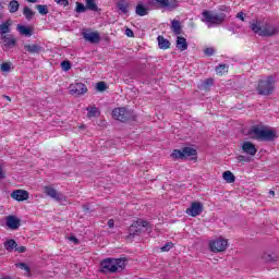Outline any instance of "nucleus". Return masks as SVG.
<instances>
[{"label": "nucleus", "mask_w": 279, "mask_h": 279, "mask_svg": "<svg viewBox=\"0 0 279 279\" xmlns=\"http://www.w3.org/2000/svg\"><path fill=\"white\" fill-rule=\"evenodd\" d=\"M17 267H20V269H24V271H27V274H29V266H27V264L20 263Z\"/></svg>", "instance_id": "nucleus-45"}, {"label": "nucleus", "mask_w": 279, "mask_h": 279, "mask_svg": "<svg viewBox=\"0 0 279 279\" xmlns=\"http://www.w3.org/2000/svg\"><path fill=\"white\" fill-rule=\"evenodd\" d=\"M19 8H21V4L16 0H12L9 2V12L10 14H14L19 12Z\"/></svg>", "instance_id": "nucleus-28"}, {"label": "nucleus", "mask_w": 279, "mask_h": 279, "mask_svg": "<svg viewBox=\"0 0 279 279\" xmlns=\"http://www.w3.org/2000/svg\"><path fill=\"white\" fill-rule=\"evenodd\" d=\"M86 110H87L88 119H93L95 117H99V114H100L99 109L97 107H95V106H93V107L89 106V107L86 108Z\"/></svg>", "instance_id": "nucleus-27"}, {"label": "nucleus", "mask_w": 279, "mask_h": 279, "mask_svg": "<svg viewBox=\"0 0 279 279\" xmlns=\"http://www.w3.org/2000/svg\"><path fill=\"white\" fill-rule=\"evenodd\" d=\"M15 252H17L19 254H25V252H27V247H25V246H16L15 247Z\"/></svg>", "instance_id": "nucleus-44"}, {"label": "nucleus", "mask_w": 279, "mask_h": 279, "mask_svg": "<svg viewBox=\"0 0 279 279\" xmlns=\"http://www.w3.org/2000/svg\"><path fill=\"white\" fill-rule=\"evenodd\" d=\"M191 156H197V150L191 147H184L182 149H174L171 153V158L173 160H186V158H191Z\"/></svg>", "instance_id": "nucleus-7"}, {"label": "nucleus", "mask_w": 279, "mask_h": 279, "mask_svg": "<svg viewBox=\"0 0 279 279\" xmlns=\"http://www.w3.org/2000/svg\"><path fill=\"white\" fill-rule=\"evenodd\" d=\"M159 49H169L171 47V43L165 38L163 36H158L157 37Z\"/></svg>", "instance_id": "nucleus-24"}, {"label": "nucleus", "mask_w": 279, "mask_h": 279, "mask_svg": "<svg viewBox=\"0 0 279 279\" xmlns=\"http://www.w3.org/2000/svg\"><path fill=\"white\" fill-rule=\"evenodd\" d=\"M259 260L265 265H271L274 263H278V254L274 251H264L259 255Z\"/></svg>", "instance_id": "nucleus-10"}, {"label": "nucleus", "mask_w": 279, "mask_h": 279, "mask_svg": "<svg viewBox=\"0 0 279 279\" xmlns=\"http://www.w3.org/2000/svg\"><path fill=\"white\" fill-rule=\"evenodd\" d=\"M24 50L31 56H38L41 51H45V48L38 44H26Z\"/></svg>", "instance_id": "nucleus-15"}, {"label": "nucleus", "mask_w": 279, "mask_h": 279, "mask_svg": "<svg viewBox=\"0 0 279 279\" xmlns=\"http://www.w3.org/2000/svg\"><path fill=\"white\" fill-rule=\"evenodd\" d=\"M250 28L254 34H258V36L264 37H271L276 36L278 34V28L276 26H271L269 24H265L264 26H260V22L253 21L250 23Z\"/></svg>", "instance_id": "nucleus-2"}, {"label": "nucleus", "mask_w": 279, "mask_h": 279, "mask_svg": "<svg viewBox=\"0 0 279 279\" xmlns=\"http://www.w3.org/2000/svg\"><path fill=\"white\" fill-rule=\"evenodd\" d=\"M269 195H272V197H274V195H276V192L272 191V190H270V191H269Z\"/></svg>", "instance_id": "nucleus-53"}, {"label": "nucleus", "mask_w": 279, "mask_h": 279, "mask_svg": "<svg viewBox=\"0 0 279 279\" xmlns=\"http://www.w3.org/2000/svg\"><path fill=\"white\" fill-rule=\"evenodd\" d=\"M177 49H179V51H186V49H189V43H186V38L182 36L177 37Z\"/></svg>", "instance_id": "nucleus-22"}, {"label": "nucleus", "mask_w": 279, "mask_h": 279, "mask_svg": "<svg viewBox=\"0 0 279 279\" xmlns=\"http://www.w3.org/2000/svg\"><path fill=\"white\" fill-rule=\"evenodd\" d=\"M161 5V8H168V10H175L178 8V0H155Z\"/></svg>", "instance_id": "nucleus-20"}, {"label": "nucleus", "mask_w": 279, "mask_h": 279, "mask_svg": "<svg viewBox=\"0 0 279 279\" xmlns=\"http://www.w3.org/2000/svg\"><path fill=\"white\" fill-rule=\"evenodd\" d=\"M0 10H3V3L0 2Z\"/></svg>", "instance_id": "nucleus-55"}, {"label": "nucleus", "mask_w": 279, "mask_h": 279, "mask_svg": "<svg viewBox=\"0 0 279 279\" xmlns=\"http://www.w3.org/2000/svg\"><path fill=\"white\" fill-rule=\"evenodd\" d=\"M205 56H207L208 58H210V56L215 54V48H206L204 50Z\"/></svg>", "instance_id": "nucleus-42"}, {"label": "nucleus", "mask_w": 279, "mask_h": 279, "mask_svg": "<svg viewBox=\"0 0 279 279\" xmlns=\"http://www.w3.org/2000/svg\"><path fill=\"white\" fill-rule=\"evenodd\" d=\"M171 29L177 36H180L182 34V25L180 24V21L172 20L171 21Z\"/></svg>", "instance_id": "nucleus-25"}, {"label": "nucleus", "mask_w": 279, "mask_h": 279, "mask_svg": "<svg viewBox=\"0 0 279 279\" xmlns=\"http://www.w3.org/2000/svg\"><path fill=\"white\" fill-rule=\"evenodd\" d=\"M83 38L87 43H92V45H97V43H99V40H101V37L99 36V33H97V32L83 33Z\"/></svg>", "instance_id": "nucleus-17"}, {"label": "nucleus", "mask_w": 279, "mask_h": 279, "mask_svg": "<svg viewBox=\"0 0 279 279\" xmlns=\"http://www.w3.org/2000/svg\"><path fill=\"white\" fill-rule=\"evenodd\" d=\"M236 19H240V21H245L244 13L243 12H239L236 14Z\"/></svg>", "instance_id": "nucleus-48"}, {"label": "nucleus", "mask_w": 279, "mask_h": 279, "mask_svg": "<svg viewBox=\"0 0 279 279\" xmlns=\"http://www.w3.org/2000/svg\"><path fill=\"white\" fill-rule=\"evenodd\" d=\"M186 215H190V217H199L202 213H204V204L199 202H193L185 210Z\"/></svg>", "instance_id": "nucleus-11"}, {"label": "nucleus", "mask_w": 279, "mask_h": 279, "mask_svg": "<svg viewBox=\"0 0 279 279\" xmlns=\"http://www.w3.org/2000/svg\"><path fill=\"white\" fill-rule=\"evenodd\" d=\"M213 84H215V80L207 78L199 84L198 88L199 90H210V86H213Z\"/></svg>", "instance_id": "nucleus-26"}, {"label": "nucleus", "mask_w": 279, "mask_h": 279, "mask_svg": "<svg viewBox=\"0 0 279 279\" xmlns=\"http://www.w3.org/2000/svg\"><path fill=\"white\" fill-rule=\"evenodd\" d=\"M17 32L22 35V36H32V28L27 27V26H23L21 24L17 25L16 27Z\"/></svg>", "instance_id": "nucleus-29"}, {"label": "nucleus", "mask_w": 279, "mask_h": 279, "mask_svg": "<svg viewBox=\"0 0 279 279\" xmlns=\"http://www.w3.org/2000/svg\"><path fill=\"white\" fill-rule=\"evenodd\" d=\"M86 10H88V9L86 8V5H84V3L76 2L75 12L77 14H82V13L86 12Z\"/></svg>", "instance_id": "nucleus-37"}, {"label": "nucleus", "mask_w": 279, "mask_h": 279, "mask_svg": "<svg viewBox=\"0 0 279 279\" xmlns=\"http://www.w3.org/2000/svg\"><path fill=\"white\" fill-rule=\"evenodd\" d=\"M242 151L244 154H247V156H256V145H254L252 142H244L242 144Z\"/></svg>", "instance_id": "nucleus-19"}, {"label": "nucleus", "mask_w": 279, "mask_h": 279, "mask_svg": "<svg viewBox=\"0 0 279 279\" xmlns=\"http://www.w3.org/2000/svg\"><path fill=\"white\" fill-rule=\"evenodd\" d=\"M222 178L223 180H226V182H228V184H232V182L236 180V178L231 171H225Z\"/></svg>", "instance_id": "nucleus-34"}, {"label": "nucleus", "mask_w": 279, "mask_h": 279, "mask_svg": "<svg viewBox=\"0 0 279 279\" xmlns=\"http://www.w3.org/2000/svg\"><path fill=\"white\" fill-rule=\"evenodd\" d=\"M11 197L16 202H25L29 199V192L25 190H15L12 192Z\"/></svg>", "instance_id": "nucleus-16"}, {"label": "nucleus", "mask_w": 279, "mask_h": 279, "mask_svg": "<svg viewBox=\"0 0 279 279\" xmlns=\"http://www.w3.org/2000/svg\"><path fill=\"white\" fill-rule=\"evenodd\" d=\"M44 193L51 197V199H56V202H64V196L52 186H44Z\"/></svg>", "instance_id": "nucleus-13"}, {"label": "nucleus", "mask_w": 279, "mask_h": 279, "mask_svg": "<svg viewBox=\"0 0 279 279\" xmlns=\"http://www.w3.org/2000/svg\"><path fill=\"white\" fill-rule=\"evenodd\" d=\"M69 241H73V243H75V245H77V243H80V240H77V238H75V236H70Z\"/></svg>", "instance_id": "nucleus-49"}, {"label": "nucleus", "mask_w": 279, "mask_h": 279, "mask_svg": "<svg viewBox=\"0 0 279 279\" xmlns=\"http://www.w3.org/2000/svg\"><path fill=\"white\" fill-rule=\"evenodd\" d=\"M109 228H114V220L110 219L108 220V223Z\"/></svg>", "instance_id": "nucleus-50"}, {"label": "nucleus", "mask_w": 279, "mask_h": 279, "mask_svg": "<svg viewBox=\"0 0 279 279\" xmlns=\"http://www.w3.org/2000/svg\"><path fill=\"white\" fill-rule=\"evenodd\" d=\"M125 35H126L129 38H134V31H133V29H130V28H126V29H125Z\"/></svg>", "instance_id": "nucleus-47"}, {"label": "nucleus", "mask_w": 279, "mask_h": 279, "mask_svg": "<svg viewBox=\"0 0 279 279\" xmlns=\"http://www.w3.org/2000/svg\"><path fill=\"white\" fill-rule=\"evenodd\" d=\"M143 229H145L146 232H151V225L147 222V220L143 219H137L133 221V223L129 228L128 239H134V236H140V234H143Z\"/></svg>", "instance_id": "nucleus-4"}, {"label": "nucleus", "mask_w": 279, "mask_h": 279, "mask_svg": "<svg viewBox=\"0 0 279 279\" xmlns=\"http://www.w3.org/2000/svg\"><path fill=\"white\" fill-rule=\"evenodd\" d=\"M61 69L62 71H71V61L65 60L61 62Z\"/></svg>", "instance_id": "nucleus-39"}, {"label": "nucleus", "mask_w": 279, "mask_h": 279, "mask_svg": "<svg viewBox=\"0 0 279 279\" xmlns=\"http://www.w3.org/2000/svg\"><path fill=\"white\" fill-rule=\"evenodd\" d=\"M236 160H238V162H250V158H247V157H245L243 155H239L236 157Z\"/></svg>", "instance_id": "nucleus-43"}, {"label": "nucleus", "mask_w": 279, "mask_h": 279, "mask_svg": "<svg viewBox=\"0 0 279 279\" xmlns=\"http://www.w3.org/2000/svg\"><path fill=\"white\" fill-rule=\"evenodd\" d=\"M54 2L59 5H64L65 8L69 5V0H54Z\"/></svg>", "instance_id": "nucleus-46"}, {"label": "nucleus", "mask_w": 279, "mask_h": 279, "mask_svg": "<svg viewBox=\"0 0 279 279\" xmlns=\"http://www.w3.org/2000/svg\"><path fill=\"white\" fill-rule=\"evenodd\" d=\"M78 128H80V130H84V128H86V125L83 124V125H80Z\"/></svg>", "instance_id": "nucleus-54"}, {"label": "nucleus", "mask_w": 279, "mask_h": 279, "mask_svg": "<svg viewBox=\"0 0 279 279\" xmlns=\"http://www.w3.org/2000/svg\"><path fill=\"white\" fill-rule=\"evenodd\" d=\"M216 73L218 75H223V73H228V64H219L216 66Z\"/></svg>", "instance_id": "nucleus-36"}, {"label": "nucleus", "mask_w": 279, "mask_h": 279, "mask_svg": "<svg viewBox=\"0 0 279 279\" xmlns=\"http://www.w3.org/2000/svg\"><path fill=\"white\" fill-rule=\"evenodd\" d=\"M1 40L3 47H7V49H12L13 47H16V38H14V36L12 35H2Z\"/></svg>", "instance_id": "nucleus-18"}, {"label": "nucleus", "mask_w": 279, "mask_h": 279, "mask_svg": "<svg viewBox=\"0 0 279 279\" xmlns=\"http://www.w3.org/2000/svg\"><path fill=\"white\" fill-rule=\"evenodd\" d=\"M5 98L8 99V101H10V96H5Z\"/></svg>", "instance_id": "nucleus-56"}, {"label": "nucleus", "mask_w": 279, "mask_h": 279, "mask_svg": "<svg viewBox=\"0 0 279 279\" xmlns=\"http://www.w3.org/2000/svg\"><path fill=\"white\" fill-rule=\"evenodd\" d=\"M112 117L121 123H126V121L132 120V112L125 108H116L112 110Z\"/></svg>", "instance_id": "nucleus-9"}, {"label": "nucleus", "mask_w": 279, "mask_h": 279, "mask_svg": "<svg viewBox=\"0 0 279 279\" xmlns=\"http://www.w3.org/2000/svg\"><path fill=\"white\" fill-rule=\"evenodd\" d=\"M70 95H74L75 97H80V95H85L88 93V88L83 83H75L69 86Z\"/></svg>", "instance_id": "nucleus-12"}, {"label": "nucleus", "mask_w": 279, "mask_h": 279, "mask_svg": "<svg viewBox=\"0 0 279 279\" xmlns=\"http://www.w3.org/2000/svg\"><path fill=\"white\" fill-rule=\"evenodd\" d=\"M276 82L274 76H268L266 80H260L257 85L258 95L267 96L274 93Z\"/></svg>", "instance_id": "nucleus-6"}, {"label": "nucleus", "mask_w": 279, "mask_h": 279, "mask_svg": "<svg viewBox=\"0 0 279 279\" xmlns=\"http://www.w3.org/2000/svg\"><path fill=\"white\" fill-rule=\"evenodd\" d=\"M4 247L8 252H12V250H16V247H19V244L16 243L15 240L11 239L4 242Z\"/></svg>", "instance_id": "nucleus-31"}, {"label": "nucleus", "mask_w": 279, "mask_h": 279, "mask_svg": "<svg viewBox=\"0 0 279 279\" xmlns=\"http://www.w3.org/2000/svg\"><path fill=\"white\" fill-rule=\"evenodd\" d=\"M96 88L100 93H104V90H106L107 86H106V84L104 82H99V83H97Z\"/></svg>", "instance_id": "nucleus-41"}, {"label": "nucleus", "mask_w": 279, "mask_h": 279, "mask_svg": "<svg viewBox=\"0 0 279 279\" xmlns=\"http://www.w3.org/2000/svg\"><path fill=\"white\" fill-rule=\"evenodd\" d=\"M118 10L121 12V14H129L130 13V3L128 0H119L116 3Z\"/></svg>", "instance_id": "nucleus-21"}, {"label": "nucleus", "mask_w": 279, "mask_h": 279, "mask_svg": "<svg viewBox=\"0 0 279 279\" xmlns=\"http://www.w3.org/2000/svg\"><path fill=\"white\" fill-rule=\"evenodd\" d=\"M250 136H252V138H255V141L271 143V141H276V138H278V133L276 132V130H271L266 126L255 125L252 126V129L250 130Z\"/></svg>", "instance_id": "nucleus-1"}, {"label": "nucleus", "mask_w": 279, "mask_h": 279, "mask_svg": "<svg viewBox=\"0 0 279 279\" xmlns=\"http://www.w3.org/2000/svg\"><path fill=\"white\" fill-rule=\"evenodd\" d=\"M10 21H7L0 24V34L1 36H7L5 34H10Z\"/></svg>", "instance_id": "nucleus-33"}, {"label": "nucleus", "mask_w": 279, "mask_h": 279, "mask_svg": "<svg viewBox=\"0 0 279 279\" xmlns=\"http://www.w3.org/2000/svg\"><path fill=\"white\" fill-rule=\"evenodd\" d=\"M28 3H38V0H26Z\"/></svg>", "instance_id": "nucleus-52"}, {"label": "nucleus", "mask_w": 279, "mask_h": 279, "mask_svg": "<svg viewBox=\"0 0 279 279\" xmlns=\"http://www.w3.org/2000/svg\"><path fill=\"white\" fill-rule=\"evenodd\" d=\"M23 14H24L26 21H32L34 19V15L36 14V12H34L32 9H29V7H24Z\"/></svg>", "instance_id": "nucleus-32"}, {"label": "nucleus", "mask_w": 279, "mask_h": 279, "mask_svg": "<svg viewBox=\"0 0 279 279\" xmlns=\"http://www.w3.org/2000/svg\"><path fill=\"white\" fill-rule=\"evenodd\" d=\"M226 21V15L223 13L213 14L210 11H203V22L206 23L207 27H213V25H221Z\"/></svg>", "instance_id": "nucleus-5"}, {"label": "nucleus", "mask_w": 279, "mask_h": 279, "mask_svg": "<svg viewBox=\"0 0 279 279\" xmlns=\"http://www.w3.org/2000/svg\"><path fill=\"white\" fill-rule=\"evenodd\" d=\"M5 222L10 230H19L21 228V219L14 215L7 216Z\"/></svg>", "instance_id": "nucleus-14"}, {"label": "nucleus", "mask_w": 279, "mask_h": 279, "mask_svg": "<svg viewBox=\"0 0 279 279\" xmlns=\"http://www.w3.org/2000/svg\"><path fill=\"white\" fill-rule=\"evenodd\" d=\"M101 267L109 274H117V271H123L125 269L124 258H107L101 262Z\"/></svg>", "instance_id": "nucleus-3"}, {"label": "nucleus", "mask_w": 279, "mask_h": 279, "mask_svg": "<svg viewBox=\"0 0 279 279\" xmlns=\"http://www.w3.org/2000/svg\"><path fill=\"white\" fill-rule=\"evenodd\" d=\"M171 247H173V243L172 242H168L166 243L161 248L160 251L161 252H169L171 250Z\"/></svg>", "instance_id": "nucleus-40"}, {"label": "nucleus", "mask_w": 279, "mask_h": 279, "mask_svg": "<svg viewBox=\"0 0 279 279\" xmlns=\"http://www.w3.org/2000/svg\"><path fill=\"white\" fill-rule=\"evenodd\" d=\"M11 69H12V63L10 62H4L0 65V71H2V73H9Z\"/></svg>", "instance_id": "nucleus-38"}, {"label": "nucleus", "mask_w": 279, "mask_h": 279, "mask_svg": "<svg viewBox=\"0 0 279 279\" xmlns=\"http://www.w3.org/2000/svg\"><path fill=\"white\" fill-rule=\"evenodd\" d=\"M87 10H90L92 12H99V7L95 2V0H85Z\"/></svg>", "instance_id": "nucleus-30"}, {"label": "nucleus", "mask_w": 279, "mask_h": 279, "mask_svg": "<svg viewBox=\"0 0 279 279\" xmlns=\"http://www.w3.org/2000/svg\"><path fill=\"white\" fill-rule=\"evenodd\" d=\"M209 250L215 254L219 252H226V250H228V240L223 238H219V239L209 241Z\"/></svg>", "instance_id": "nucleus-8"}, {"label": "nucleus", "mask_w": 279, "mask_h": 279, "mask_svg": "<svg viewBox=\"0 0 279 279\" xmlns=\"http://www.w3.org/2000/svg\"><path fill=\"white\" fill-rule=\"evenodd\" d=\"M36 10L41 14V16H47L49 14V9L47 8V4H37Z\"/></svg>", "instance_id": "nucleus-35"}, {"label": "nucleus", "mask_w": 279, "mask_h": 279, "mask_svg": "<svg viewBox=\"0 0 279 279\" xmlns=\"http://www.w3.org/2000/svg\"><path fill=\"white\" fill-rule=\"evenodd\" d=\"M135 14H137V16H147L149 14V9L145 8L143 3H138L135 8Z\"/></svg>", "instance_id": "nucleus-23"}, {"label": "nucleus", "mask_w": 279, "mask_h": 279, "mask_svg": "<svg viewBox=\"0 0 279 279\" xmlns=\"http://www.w3.org/2000/svg\"><path fill=\"white\" fill-rule=\"evenodd\" d=\"M5 178V173H3V168L0 167V180H3Z\"/></svg>", "instance_id": "nucleus-51"}]
</instances>
